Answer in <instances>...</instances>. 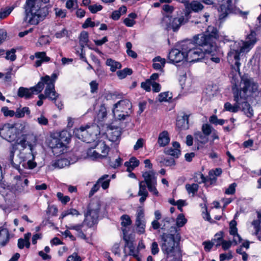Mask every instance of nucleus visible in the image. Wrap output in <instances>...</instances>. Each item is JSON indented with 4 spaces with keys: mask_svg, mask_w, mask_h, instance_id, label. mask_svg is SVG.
Here are the masks:
<instances>
[{
    "mask_svg": "<svg viewBox=\"0 0 261 261\" xmlns=\"http://www.w3.org/2000/svg\"><path fill=\"white\" fill-rule=\"evenodd\" d=\"M234 74L233 71L231 70L230 77L232 84V89L235 103L232 105L227 102L224 105V109L232 113H236L241 110L248 117L251 118L253 115V111L246 99L250 94L257 91V85L252 79L246 75L241 77L240 74L239 78L237 80L234 77Z\"/></svg>",
    "mask_w": 261,
    "mask_h": 261,
    "instance_id": "obj_1",
    "label": "nucleus"
},
{
    "mask_svg": "<svg viewBox=\"0 0 261 261\" xmlns=\"http://www.w3.org/2000/svg\"><path fill=\"white\" fill-rule=\"evenodd\" d=\"M256 41V33L254 31H251L247 36L245 41H234L230 43L227 59L231 66V70L235 73L234 77L237 80L240 77L241 58L244 53H247L251 49Z\"/></svg>",
    "mask_w": 261,
    "mask_h": 261,
    "instance_id": "obj_2",
    "label": "nucleus"
},
{
    "mask_svg": "<svg viewBox=\"0 0 261 261\" xmlns=\"http://www.w3.org/2000/svg\"><path fill=\"white\" fill-rule=\"evenodd\" d=\"M218 37L217 29L213 26H208L204 33L198 34L193 37L194 42L201 46H204L205 51L204 59L206 60L205 63L208 65L211 62L219 63L221 61L220 53L216 44Z\"/></svg>",
    "mask_w": 261,
    "mask_h": 261,
    "instance_id": "obj_3",
    "label": "nucleus"
},
{
    "mask_svg": "<svg viewBox=\"0 0 261 261\" xmlns=\"http://www.w3.org/2000/svg\"><path fill=\"white\" fill-rule=\"evenodd\" d=\"M161 249L167 257H175L179 253L178 241L180 236L176 227H171L170 233H163L161 236Z\"/></svg>",
    "mask_w": 261,
    "mask_h": 261,
    "instance_id": "obj_4",
    "label": "nucleus"
},
{
    "mask_svg": "<svg viewBox=\"0 0 261 261\" xmlns=\"http://www.w3.org/2000/svg\"><path fill=\"white\" fill-rule=\"evenodd\" d=\"M36 0H27L23 6L25 17L24 20L31 25H37L43 20L48 14V8H40L35 4Z\"/></svg>",
    "mask_w": 261,
    "mask_h": 261,
    "instance_id": "obj_5",
    "label": "nucleus"
},
{
    "mask_svg": "<svg viewBox=\"0 0 261 261\" xmlns=\"http://www.w3.org/2000/svg\"><path fill=\"white\" fill-rule=\"evenodd\" d=\"M100 207L101 202L99 199H92L84 214L83 224H86L88 227H91L97 223Z\"/></svg>",
    "mask_w": 261,
    "mask_h": 261,
    "instance_id": "obj_6",
    "label": "nucleus"
},
{
    "mask_svg": "<svg viewBox=\"0 0 261 261\" xmlns=\"http://www.w3.org/2000/svg\"><path fill=\"white\" fill-rule=\"evenodd\" d=\"M197 45L198 46L195 47V44L191 42H184V50L186 51L187 60L190 62H197L204 58L205 51L204 46Z\"/></svg>",
    "mask_w": 261,
    "mask_h": 261,
    "instance_id": "obj_7",
    "label": "nucleus"
},
{
    "mask_svg": "<svg viewBox=\"0 0 261 261\" xmlns=\"http://www.w3.org/2000/svg\"><path fill=\"white\" fill-rule=\"evenodd\" d=\"M132 107V103L129 100L122 99L114 105L112 112L116 119L123 120L129 116Z\"/></svg>",
    "mask_w": 261,
    "mask_h": 261,
    "instance_id": "obj_8",
    "label": "nucleus"
},
{
    "mask_svg": "<svg viewBox=\"0 0 261 261\" xmlns=\"http://www.w3.org/2000/svg\"><path fill=\"white\" fill-rule=\"evenodd\" d=\"M98 132V126L92 125L87 126L86 127L82 126L79 128H75L73 131V134L76 138L83 142L90 143L95 139Z\"/></svg>",
    "mask_w": 261,
    "mask_h": 261,
    "instance_id": "obj_9",
    "label": "nucleus"
},
{
    "mask_svg": "<svg viewBox=\"0 0 261 261\" xmlns=\"http://www.w3.org/2000/svg\"><path fill=\"white\" fill-rule=\"evenodd\" d=\"M188 20V18L186 17V15L175 18L167 16L163 18V23H166L167 30H172L174 32H175L179 29L182 24L187 22Z\"/></svg>",
    "mask_w": 261,
    "mask_h": 261,
    "instance_id": "obj_10",
    "label": "nucleus"
},
{
    "mask_svg": "<svg viewBox=\"0 0 261 261\" xmlns=\"http://www.w3.org/2000/svg\"><path fill=\"white\" fill-rule=\"evenodd\" d=\"M15 184L12 185L11 190L15 194H24L29 192L27 187L29 180L23 176L17 175L14 177Z\"/></svg>",
    "mask_w": 261,
    "mask_h": 261,
    "instance_id": "obj_11",
    "label": "nucleus"
},
{
    "mask_svg": "<svg viewBox=\"0 0 261 261\" xmlns=\"http://www.w3.org/2000/svg\"><path fill=\"white\" fill-rule=\"evenodd\" d=\"M0 137L9 142H14L18 138L13 124L6 123L0 127Z\"/></svg>",
    "mask_w": 261,
    "mask_h": 261,
    "instance_id": "obj_12",
    "label": "nucleus"
},
{
    "mask_svg": "<svg viewBox=\"0 0 261 261\" xmlns=\"http://www.w3.org/2000/svg\"><path fill=\"white\" fill-rule=\"evenodd\" d=\"M43 89V85L42 83H38L36 86L30 89L20 87L17 91V95L20 98L30 99L32 97L33 94H38Z\"/></svg>",
    "mask_w": 261,
    "mask_h": 261,
    "instance_id": "obj_13",
    "label": "nucleus"
},
{
    "mask_svg": "<svg viewBox=\"0 0 261 261\" xmlns=\"http://www.w3.org/2000/svg\"><path fill=\"white\" fill-rule=\"evenodd\" d=\"M168 58L170 63H179L186 59V51L184 50V42L180 45V48L172 49L169 53Z\"/></svg>",
    "mask_w": 261,
    "mask_h": 261,
    "instance_id": "obj_14",
    "label": "nucleus"
},
{
    "mask_svg": "<svg viewBox=\"0 0 261 261\" xmlns=\"http://www.w3.org/2000/svg\"><path fill=\"white\" fill-rule=\"evenodd\" d=\"M135 225L137 227L138 233L143 234L145 232L146 221L145 219L144 210L141 206L138 207L137 210Z\"/></svg>",
    "mask_w": 261,
    "mask_h": 261,
    "instance_id": "obj_15",
    "label": "nucleus"
},
{
    "mask_svg": "<svg viewBox=\"0 0 261 261\" xmlns=\"http://www.w3.org/2000/svg\"><path fill=\"white\" fill-rule=\"evenodd\" d=\"M202 132L197 131L194 133V137L198 142L205 144L208 141V137L211 134V125L203 124L201 127Z\"/></svg>",
    "mask_w": 261,
    "mask_h": 261,
    "instance_id": "obj_16",
    "label": "nucleus"
},
{
    "mask_svg": "<svg viewBox=\"0 0 261 261\" xmlns=\"http://www.w3.org/2000/svg\"><path fill=\"white\" fill-rule=\"evenodd\" d=\"M49 145L52 148L54 154L57 155L63 153L66 148L65 144L61 139L57 138H53Z\"/></svg>",
    "mask_w": 261,
    "mask_h": 261,
    "instance_id": "obj_17",
    "label": "nucleus"
},
{
    "mask_svg": "<svg viewBox=\"0 0 261 261\" xmlns=\"http://www.w3.org/2000/svg\"><path fill=\"white\" fill-rule=\"evenodd\" d=\"M57 79V75L56 73L52 74L51 77L46 75L41 78V81L39 83H42L43 86L44 84L46 85V93H48L49 90H53V93L55 94V82Z\"/></svg>",
    "mask_w": 261,
    "mask_h": 261,
    "instance_id": "obj_18",
    "label": "nucleus"
},
{
    "mask_svg": "<svg viewBox=\"0 0 261 261\" xmlns=\"http://www.w3.org/2000/svg\"><path fill=\"white\" fill-rule=\"evenodd\" d=\"M180 144L177 142H173L172 146L166 148L164 152L165 154L172 156L175 158H178L180 154V150H179Z\"/></svg>",
    "mask_w": 261,
    "mask_h": 261,
    "instance_id": "obj_19",
    "label": "nucleus"
},
{
    "mask_svg": "<svg viewBox=\"0 0 261 261\" xmlns=\"http://www.w3.org/2000/svg\"><path fill=\"white\" fill-rule=\"evenodd\" d=\"M204 8L203 5L197 1H193L191 3H189L186 10L187 12L186 13V17L188 18L190 12L192 11L195 12H198L201 11Z\"/></svg>",
    "mask_w": 261,
    "mask_h": 261,
    "instance_id": "obj_20",
    "label": "nucleus"
},
{
    "mask_svg": "<svg viewBox=\"0 0 261 261\" xmlns=\"http://www.w3.org/2000/svg\"><path fill=\"white\" fill-rule=\"evenodd\" d=\"M219 6V11L227 15L231 9V0H217Z\"/></svg>",
    "mask_w": 261,
    "mask_h": 261,
    "instance_id": "obj_21",
    "label": "nucleus"
},
{
    "mask_svg": "<svg viewBox=\"0 0 261 261\" xmlns=\"http://www.w3.org/2000/svg\"><path fill=\"white\" fill-rule=\"evenodd\" d=\"M121 135L120 128L116 127L115 128H110L107 137L109 140L111 142H116L119 141Z\"/></svg>",
    "mask_w": 261,
    "mask_h": 261,
    "instance_id": "obj_22",
    "label": "nucleus"
},
{
    "mask_svg": "<svg viewBox=\"0 0 261 261\" xmlns=\"http://www.w3.org/2000/svg\"><path fill=\"white\" fill-rule=\"evenodd\" d=\"M77 160V158H75L74 160L69 161L67 159H60L55 161L53 163V166L55 168L62 169L66 167L69 166L71 164H73L76 162Z\"/></svg>",
    "mask_w": 261,
    "mask_h": 261,
    "instance_id": "obj_23",
    "label": "nucleus"
},
{
    "mask_svg": "<svg viewBox=\"0 0 261 261\" xmlns=\"http://www.w3.org/2000/svg\"><path fill=\"white\" fill-rule=\"evenodd\" d=\"M189 115L186 114L178 117L176 121V126L180 129H187L189 128Z\"/></svg>",
    "mask_w": 261,
    "mask_h": 261,
    "instance_id": "obj_24",
    "label": "nucleus"
},
{
    "mask_svg": "<svg viewBox=\"0 0 261 261\" xmlns=\"http://www.w3.org/2000/svg\"><path fill=\"white\" fill-rule=\"evenodd\" d=\"M94 149H96L101 156L106 158L109 151L110 148L102 141H99L95 146Z\"/></svg>",
    "mask_w": 261,
    "mask_h": 261,
    "instance_id": "obj_25",
    "label": "nucleus"
},
{
    "mask_svg": "<svg viewBox=\"0 0 261 261\" xmlns=\"http://www.w3.org/2000/svg\"><path fill=\"white\" fill-rule=\"evenodd\" d=\"M146 185L150 184H156V179L155 173L153 171H146L142 175Z\"/></svg>",
    "mask_w": 261,
    "mask_h": 261,
    "instance_id": "obj_26",
    "label": "nucleus"
},
{
    "mask_svg": "<svg viewBox=\"0 0 261 261\" xmlns=\"http://www.w3.org/2000/svg\"><path fill=\"white\" fill-rule=\"evenodd\" d=\"M15 116L17 118H21L24 117L25 114H26L29 118L31 117V110L29 107H24L21 108V106L16 109V111L15 112Z\"/></svg>",
    "mask_w": 261,
    "mask_h": 261,
    "instance_id": "obj_27",
    "label": "nucleus"
},
{
    "mask_svg": "<svg viewBox=\"0 0 261 261\" xmlns=\"http://www.w3.org/2000/svg\"><path fill=\"white\" fill-rule=\"evenodd\" d=\"M35 55L36 58L38 59L35 62V66L36 67L40 66L43 62H47L50 61V58L46 56V53L44 51L36 52Z\"/></svg>",
    "mask_w": 261,
    "mask_h": 261,
    "instance_id": "obj_28",
    "label": "nucleus"
},
{
    "mask_svg": "<svg viewBox=\"0 0 261 261\" xmlns=\"http://www.w3.org/2000/svg\"><path fill=\"white\" fill-rule=\"evenodd\" d=\"M170 140L168 133L164 130L159 134L158 143L160 146H165L169 143Z\"/></svg>",
    "mask_w": 261,
    "mask_h": 261,
    "instance_id": "obj_29",
    "label": "nucleus"
},
{
    "mask_svg": "<svg viewBox=\"0 0 261 261\" xmlns=\"http://www.w3.org/2000/svg\"><path fill=\"white\" fill-rule=\"evenodd\" d=\"M125 247H127L129 249V252L128 253V255L133 256L135 258H137L138 251L136 249L133 242L127 239H125Z\"/></svg>",
    "mask_w": 261,
    "mask_h": 261,
    "instance_id": "obj_30",
    "label": "nucleus"
},
{
    "mask_svg": "<svg viewBox=\"0 0 261 261\" xmlns=\"http://www.w3.org/2000/svg\"><path fill=\"white\" fill-rule=\"evenodd\" d=\"M27 126L28 123L26 121H21L13 124V126L14 128H15V130L17 133L18 137L20 134L25 131V129Z\"/></svg>",
    "mask_w": 261,
    "mask_h": 261,
    "instance_id": "obj_31",
    "label": "nucleus"
},
{
    "mask_svg": "<svg viewBox=\"0 0 261 261\" xmlns=\"http://www.w3.org/2000/svg\"><path fill=\"white\" fill-rule=\"evenodd\" d=\"M153 61L154 62L152 65L153 68L156 70H162L166 63L165 59L158 56L154 58L153 59Z\"/></svg>",
    "mask_w": 261,
    "mask_h": 261,
    "instance_id": "obj_32",
    "label": "nucleus"
},
{
    "mask_svg": "<svg viewBox=\"0 0 261 261\" xmlns=\"http://www.w3.org/2000/svg\"><path fill=\"white\" fill-rule=\"evenodd\" d=\"M139 165V161L135 157L131 158L129 161H127L124 163V166L127 167L126 171L128 172H130L134 168L138 167Z\"/></svg>",
    "mask_w": 261,
    "mask_h": 261,
    "instance_id": "obj_33",
    "label": "nucleus"
},
{
    "mask_svg": "<svg viewBox=\"0 0 261 261\" xmlns=\"http://www.w3.org/2000/svg\"><path fill=\"white\" fill-rule=\"evenodd\" d=\"M185 188L188 193L193 197L197 193L198 190L199 186L197 184L195 183L192 184H187L185 186Z\"/></svg>",
    "mask_w": 261,
    "mask_h": 261,
    "instance_id": "obj_34",
    "label": "nucleus"
},
{
    "mask_svg": "<svg viewBox=\"0 0 261 261\" xmlns=\"http://www.w3.org/2000/svg\"><path fill=\"white\" fill-rule=\"evenodd\" d=\"M45 95L41 94L39 95V100H42L45 99L46 98H48L51 100H56L57 97L59 96V94H58L56 92H55V94H54L53 93V90H49L48 93H46V89H45Z\"/></svg>",
    "mask_w": 261,
    "mask_h": 261,
    "instance_id": "obj_35",
    "label": "nucleus"
},
{
    "mask_svg": "<svg viewBox=\"0 0 261 261\" xmlns=\"http://www.w3.org/2000/svg\"><path fill=\"white\" fill-rule=\"evenodd\" d=\"M106 65L110 67V70L112 72L115 71L117 69L121 68V64L112 59H108L106 61Z\"/></svg>",
    "mask_w": 261,
    "mask_h": 261,
    "instance_id": "obj_36",
    "label": "nucleus"
},
{
    "mask_svg": "<svg viewBox=\"0 0 261 261\" xmlns=\"http://www.w3.org/2000/svg\"><path fill=\"white\" fill-rule=\"evenodd\" d=\"M108 175H104L97 180L98 183H99V185H101L104 190L108 188L110 185V180L108 179Z\"/></svg>",
    "mask_w": 261,
    "mask_h": 261,
    "instance_id": "obj_37",
    "label": "nucleus"
},
{
    "mask_svg": "<svg viewBox=\"0 0 261 261\" xmlns=\"http://www.w3.org/2000/svg\"><path fill=\"white\" fill-rule=\"evenodd\" d=\"M31 153L29 154V155L31 157L27 162V168L30 169H34L36 167L37 164L36 162L34 161L35 159L34 153L33 152L32 150V145H30Z\"/></svg>",
    "mask_w": 261,
    "mask_h": 261,
    "instance_id": "obj_38",
    "label": "nucleus"
},
{
    "mask_svg": "<svg viewBox=\"0 0 261 261\" xmlns=\"http://www.w3.org/2000/svg\"><path fill=\"white\" fill-rule=\"evenodd\" d=\"M80 43L81 47H83L89 41L88 33L86 31H82L80 36Z\"/></svg>",
    "mask_w": 261,
    "mask_h": 261,
    "instance_id": "obj_39",
    "label": "nucleus"
},
{
    "mask_svg": "<svg viewBox=\"0 0 261 261\" xmlns=\"http://www.w3.org/2000/svg\"><path fill=\"white\" fill-rule=\"evenodd\" d=\"M15 7L12 6L10 7H6L5 8H2L0 11V19H4L7 17L10 14Z\"/></svg>",
    "mask_w": 261,
    "mask_h": 261,
    "instance_id": "obj_40",
    "label": "nucleus"
},
{
    "mask_svg": "<svg viewBox=\"0 0 261 261\" xmlns=\"http://www.w3.org/2000/svg\"><path fill=\"white\" fill-rule=\"evenodd\" d=\"M87 154L92 159L104 158V157L100 155L99 152L97 151L96 149H94V148L89 149L87 151Z\"/></svg>",
    "mask_w": 261,
    "mask_h": 261,
    "instance_id": "obj_41",
    "label": "nucleus"
},
{
    "mask_svg": "<svg viewBox=\"0 0 261 261\" xmlns=\"http://www.w3.org/2000/svg\"><path fill=\"white\" fill-rule=\"evenodd\" d=\"M16 50L15 48H11L10 50H7L5 59L12 62L14 61L16 59Z\"/></svg>",
    "mask_w": 261,
    "mask_h": 261,
    "instance_id": "obj_42",
    "label": "nucleus"
},
{
    "mask_svg": "<svg viewBox=\"0 0 261 261\" xmlns=\"http://www.w3.org/2000/svg\"><path fill=\"white\" fill-rule=\"evenodd\" d=\"M132 73V70L130 68H125L123 70L118 71L117 74L120 79L125 78L127 75H130Z\"/></svg>",
    "mask_w": 261,
    "mask_h": 261,
    "instance_id": "obj_43",
    "label": "nucleus"
},
{
    "mask_svg": "<svg viewBox=\"0 0 261 261\" xmlns=\"http://www.w3.org/2000/svg\"><path fill=\"white\" fill-rule=\"evenodd\" d=\"M194 181L200 184L202 183H206L207 181V178L204 176V175L201 173H196L193 177Z\"/></svg>",
    "mask_w": 261,
    "mask_h": 261,
    "instance_id": "obj_44",
    "label": "nucleus"
},
{
    "mask_svg": "<svg viewBox=\"0 0 261 261\" xmlns=\"http://www.w3.org/2000/svg\"><path fill=\"white\" fill-rule=\"evenodd\" d=\"M215 242V245L218 247L221 245L223 240V232L220 231L216 233L215 236V238L212 240Z\"/></svg>",
    "mask_w": 261,
    "mask_h": 261,
    "instance_id": "obj_45",
    "label": "nucleus"
},
{
    "mask_svg": "<svg viewBox=\"0 0 261 261\" xmlns=\"http://www.w3.org/2000/svg\"><path fill=\"white\" fill-rule=\"evenodd\" d=\"M187 221V219L185 218V216L182 214H179L176 220L177 226L178 227L183 226L186 223Z\"/></svg>",
    "mask_w": 261,
    "mask_h": 261,
    "instance_id": "obj_46",
    "label": "nucleus"
},
{
    "mask_svg": "<svg viewBox=\"0 0 261 261\" xmlns=\"http://www.w3.org/2000/svg\"><path fill=\"white\" fill-rule=\"evenodd\" d=\"M209 121L212 124H214L215 125H222L224 122H225V120L224 119H219L218 117L216 115H213L210 117L209 119Z\"/></svg>",
    "mask_w": 261,
    "mask_h": 261,
    "instance_id": "obj_47",
    "label": "nucleus"
},
{
    "mask_svg": "<svg viewBox=\"0 0 261 261\" xmlns=\"http://www.w3.org/2000/svg\"><path fill=\"white\" fill-rule=\"evenodd\" d=\"M107 115L106 108L101 106L97 114V118L99 121H103Z\"/></svg>",
    "mask_w": 261,
    "mask_h": 261,
    "instance_id": "obj_48",
    "label": "nucleus"
},
{
    "mask_svg": "<svg viewBox=\"0 0 261 261\" xmlns=\"http://www.w3.org/2000/svg\"><path fill=\"white\" fill-rule=\"evenodd\" d=\"M171 98V93H169V92H163L159 95V100L161 102L168 101Z\"/></svg>",
    "mask_w": 261,
    "mask_h": 261,
    "instance_id": "obj_49",
    "label": "nucleus"
},
{
    "mask_svg": "<svg viewBox=\"0 0 261 261\" xmlns=\"http://www.w3.org/2000/svg\"><path fill=\"white\" fill-rule=\"evenodd\" d=\"M121 225L123 227H126L131 225L132 220L130 217L127 215H123L121 217Z\"/></svg>",
    "mask_w": 261,
    "mask_h": 261,
    "instance_id": "obj_50",
    "label": "nucleus"
},
{
    "mask_svg": "<svg viewBox=\"0 0 261 261\" xmlns=\"http://www.w3.org/2000/svg\"><path fill=\"white\" fill-rule=\"evenodd\" d=\"M1 112L3 113L5 117H12L15 116V111L10 110L7 107H3L1 109Z\"/></svg>",
    "mask_w": 261,
    "mask_h": 261,
    "instance_id": "obj_51",
    "label": "nucleus"
},
{
    "mask_svg": "<svg viewBox=\"0 0 261 261\" xmlns=\"http://www.w3.org/2000/svg\"><path fill=\"white\" fill-rule=\"evenodd\" d=\"M56 17L60 18H65L66 16V10L60 8H56L54 9Z\"/></svg>",
    "mask_w": 261,
    "mask_h": 261,
    "instance_id": "obj_52",
    "label": "nucleus"
},
{
    "mask_svg": "<svg viewBox=\"0 0 261 261\" xmlns=\"http://www.w3.org/2000/svg\"><path fill=\"white\" fill-rule=\"evenodd\" d=\"M13 149L10 151V153L9 161L14 168L18 169L19 168V164L18 163H15L13 161L15 150L14 149V145H13Z\"/></svg>",
    "mask_w": 261,
    "mask_h": 261,
    "instance_id": "obj_53",
    "label": "nucleus"
},
{
    "mask_svg": "<svg viewBox=\"0 0 261 261\" xmlns=\"http://www.w3.org/2000/svg\"><path fill=\"white\" fill-rule=\"evenodd\" d=\"M139 195H143L148 196V192L146 190V185L144 184V181H142L139 183V191L138 192Z\"/></svg>",
    "mask_w": 261,
    "mask_h": 261,
    "instance_id": "obj_54",
    "label": "nucleus"
},
{
    "mask_svg": "<svg viewBox=\"0 0 261 261\" xmlns=\"http://www.w3.org/2000/svg\"><path fill=\"white\" fill-rule=\"evenodd\" d=\"M57 196L59 200L61 201L63 204H66L70 201V197L68 196H64L61 192H58L57 194Z\"/></svg>",
    "mask_w": 261,
    "mask_h": 261,
    "instance_id": "obj_55",
    "label": "nucleus"
},
{
    "mask_svg": "<svg viewBox=\"0 0 261 261\" xmlns=\"http://www.w3.org/2000/svg\"><path fill=\"white\" fill-rule=\"evenodd\" d=\"M122 163V159L120 158H118L115 159L114 161H112L111 160L109 161V164L111 167L113 168H116L120 166Z\"/></svg>",
    "mask_w": 261,
    "mask_h": 261,
    "instance_id": "obj_56",
    "label": "nucleus"
},
{
    "mask_svg": "<svg viewBox=\"0 0 261 261\" xmlns=\"http://www.w3.org/2000/svg\"><path fill=\"white\" fill-rule=\"evenodd\" d=\"M151 254L153 255H156L160 251L158 244L156 242H153L150 246Z\"/></svg>",
    "mask_w": 261,
    "mask_h": 261,
    "instance_id": "obj_57",
    "label": "nucleus"
},
{
    "mask_svg": "<svg viewBox=\"0 0 261 261\" xmlns=\"http://www.w3.org/2000/svg\"><path fill=\"white\" fill-rule=\"evenodd\" d=\"M213 170H211L208 172V175L206 178H207V182H210V184H212L216 181L217 176L214 174Z\"/></svg>",
    "mask_w": 261,
    "mask_h": 261,
    "instance_id": "obj_58",
    "label": "nucleus"
},
{
    "mask_svg": "<svg viewBox=\"0 0 261 261\" xmlns=\"http://www.w3.org/2000/svg\"><path fill=\"white\" fill-rule=\"evenodd\" d=\"M88 8L91 13H95L98 11H100L102 9V7L100 5L95 4L89 6Z\"/></svg>",
    "mask_w": 261,
    "mask_h": 261,
    "instance_id": "obj_59",
    "label": "nucleus"
},
{
    "mask_svg": "<svg viewBox=\"0 0 261 261\" xmlns=\"http://www.w3.org/2000/svg\"><path fill=\"white\" fill-rule=\"evenodd\" d=\"M41 125H47L48 123V119L42 114L36 120Z\"/></svg>",
    "mask_w": 261,
    "mask_h": 261,
    "instance_id": "obj_60",
    "label": "nucleus"
},
{
    "mask_svg": "<svg viewBox=\"0 0 261 261\" xmlns=\"http://www.w3.org/2000/svg\"><path fill=\"white\" fill-rule=\"evenodd\" d=\"M162 162L166 166H172L175 165V161L173 158H165Z\"/></svg>",
    "mask_w": 261,
    "mask_h": 261,
    "instance_id": "obj_61",
    "label": "nucleus"
},
{
    "mask_svg": "<svg viewBox=\"0 0 261 261\" xmlns=\"http://www.w3.org/2000/svg\"><path fill=\"white\" fill-rule=\"evenodd\" d=\"M237 186V184L236 183H232L230 184L229 187L226 189L225 194L228 195H231L234 193L236 191V187Z\"/></svg>",
    "mask_w": 261,
    "mask_h": 261,
    "instance_id": "obj_62",
    "label": "nucleus"
},
{
    "mask_svg": "<svg viewBox=\"0 0 261 261\" xmlns=\"http://www.w3.org/2000/svg\"><path fill=\"white\" fill-rule=\"evenodd\" d=\"M141 87L146 91H150L151 90V82L150 80H147L145 82H142L141 85Z\"/></svg>",
    "mask_w": 261,
    "mask_h": 261,
    "instance_id": "obj_63",
    "label": "nucleus"
},
{
    "mask_svg": "<svg viewBox=\"0 0 261 261\" xmlns=\"http://www.w3.org/2000/svg\"><path fill=\"white\" fill-rule=\"evenodd\" d=\"M81 258L77 255L76 253H73L72 255H69L66 261H81Z\"/></svg>",
    "mask_w": 261,
    "mask_h": 261,
    "instance_id": "obj_64",
    "label": "nucleus"
}]
</instances>
